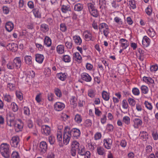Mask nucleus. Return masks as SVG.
I'll return each instance as SVG.
<instances>
[{
	"label": "nucleus",
	"instance_id": "obj_1",
	"mask_svg": "<svg viewBox=\"0 0 158 158\" xmlns=\"http://www.w3.org/2000/svg\"><path fill=\"white\" fill-rule=\"evenodd\" d=\"M9 145L6 143L1 144L0 147V152L2 156L5 158H9L10 157Z\"/></svg>",
	"mask_w": 158,
	"mask_h": 158
},
{
	"label": "nucleus",
	"instance_id": "obj_2",
	"mask_svg": "<svg viewBox=\"0 0 158 158\" xmlns=\"http://www.w3.org/2000/svg\"><path fill=\"white\" fill-rule=\"evenodd\" d=\"M65 127L67 129H66L69 130L70 135L73 136L74 139H77L78 137L80 136L81 132L79 129L74 128L71 129L68 126H66Z\"/></svg>",
	"mask_w": 158,
	"mask_h": 158
},
{
	"label": "nucleus",
	"instance_id": "obj_3",
	"mask_svg": "<svg viewBox=\"0 0 158 158\" xmlns=\"http://www.w3.org/2000/svg\"><path fill=\"white\" fill-rule=\"evenodd\" d=\"M77 153L79 156H84V158H90V152L89 151H86L84 146H80L78 150Z\"/></svg>",
	"mask_w": 158,
	"mask_h": 158
},
{
	"label": "nucleus",
	"instance_id": "obj_4",
	"mask_svg": "<svg viewBox=\"0 0 158 158\" xmlns=\"http://www.w3.org/2000/svg\"><path fill=\"white\" fill-rule=\"evenodd\" d=\"M66 129L64 127L63 134V142L64 144L66 145L69 143L71 137L69 133V130H68H68Z\"/></svg>",
	"mask_w": 158,
	"mask_h": 158
},
{
	"label": "nucleus",
	"instance_id": "obj_5",
	"mask_svg": "<svg viewBox=\"0 0 158 158\" xmlns=\"http://www.w3.org/2000/svg\"><path fill=\"white\" fill-rule=\"evenodd\" d=\"M13 77L11 78L8 77L7 78L6 82L7 83V89L10 91H13L15 89V86L14 84H13L12 82V81H14Z\"/></svg>",
	"mask_w": 158,
	"mask_h": 158
},
{
	"label": "nucleus",
	"instance_id": "obj_6",
	"mask_svg": "<svg viewBox=\"0 0 158 158\" xmlns=\"http://www.w3.org/2000/svg\"><path fill=\"white\" fill-rule=\"evenodd\" d=\"M6 47L8 50L10 51L13 52H16L18 48L17 44L14 43L8 44Z\"/></svg>",
	"mask_w": 158,
	"mask_h": 158
},
{
	"label": "nucleus",
	"instance_id": "obj_7",
	"mask_svg": "<svg viewBox=\"0 0 158 158\" xmlns=\"http://www.w3.org/2000/svg\"><path fill=\"white\" fill-rule=\"evenodd\" d=\"M42 133L46 136L49 135L51 132L50 127L47 125H43L41 127Z\"/></svg>",
	"mask_w": 158,
	"mask_h": 158
},
{
	"label": "nucleus",
	"instance_id": "obj_8",
	"mask_svg": "<svg viewBox=\"0 0 158 158\" xmlns=\"http://www.w3.org/2000/svg\"><path fill=\"white\" fill-rule=\"evenodd\" d=\"M19 141V138L18 136H14L12 137L10 142L11 146L15 148L17 147Z\"/></svg>",
	"mask_w": 158,
	"mask_h": 158
},
{
	"label": "nucleus",
	"instance_id": "obj_9",
	"mask_svg": "<svg viewBox=\"0 0 158 158\" xmlns=\"http://www.w3.org/2000/svg\"><path fill=\"white\" fill-rule=\"evenodd\" d=\"M39 147L40 152L42 153H44L47 151L48 149V144L45 141H42L40 143Z\"/></svg>",
	"mask_w": 158,
	"mask_h": 158
},
{
	"label": "nucleus",
	"instance_id": "obj_10",
	"mask_svg": "<svg viewBox=\"0 0 158 158\" xmlns=\"http://www.w3.org/2000/svg\"><path fill=\"white\" fill-rule=\"evenodd\" d=\"M54 109L58 111L62 110L65 107V105L63 103L57 102L54 106Z\"/></svg>",
	"mask_w": 158,
	"mask_h": 158
},
{
	"label": "nucleus",
	"instance_id": "obj_11",
	"mask_svg": "<svg viewBox=\"0 0 158 158\" xmlns=\"http://www.w3.org/2000/svg\"><path fill=\"white\" fill-rule=\"evenodd\" d=\"M15 68L18 69L20 68L21 66V61L20 57H16L14 59L13 62Z\"/></svg>",
	"mask_w": 158,
	"mask_h": 158
},
{
	"label": "nucleus",
	"instance_id": "obj_12",
	"mask_svg": "<svg viewBox=\"0 0 158 158\" xmlns=\"http://www.w3.org/2000/svg\"><path fill=\"white\" fill-rule=\"evenodd\" d=\"M9 118H7L6 119V124L8 126L11 127L13 126H14L15 127L16 123L15 122V118L14 117H11V115H9Z\"/></svg>",
	"mask_w": 158,
	"mask_h": 158
},
{
	"label": "nucleus",
	"instance_id": "obj_13",
	"mask_svg": "<svg viewBox=\"0 0 158 158\" xmlns=\"http://www.w3.org/2000/svg\"><path fill=\"white\" fill-rule=\"evenodd\" d=\"M133 126L135 128H138L139 126H141L143 124L142 120L139 118H135L133 120Z\"/></svg>",
	"mask_w": 158,
	"mask_h": 158
},
{
	"label": "nucleus",
	"instance_id": "obj_14",
	"mask_svg": "<svg viewBox=\"0 0 158 158\" xmlns=\"http://www.w3.org/2000/svg\"><path fill=\"white\" fill-rule=\"evenodd\" d=\"M104 142L105 148L108 149H110L112 143L111 139L109 138L104 139Z\"/></svg>",
	"mask_w": 158,
	"mask_h": 158
},
{
	"label": "nucleus",
	"instance_id": "obj_15",
	"mask_svg": "<svg viewBox=\"0 0 158 158\" xmlns=\"http://www.w3.org/2000/svg\"><path fill=\"white\" fill-rule=\"evenodd\" d=\"M150 43V39L147 36L143 37L142 41V44L144 47H147L149 46Z\"/></svg>",
	"mask_w": 158,
	"mask_h": 158
},
{
	"label": "nucleus",
	"instance_id": "obj_16",
	"mask_svg": "<svg viewBox=\"0 0 158 158\" xmlns=\"http://www.w3.org/2000/svg\"><path fill=\"white\" fill-rule=\"evenodd\" d=\"M81 79L86 82H90L91 80V77L87 73H84L81 75Z\"/></svg>",
	"mask_w": 158,
	"mask_h": 158
},
{
	"label": "nucleus",
	"instance_id": "obj_17",
	"mask_svg": "<svg viewBox=\"0 0 158 158\" xmlns=\"http://www.w3.org/2000/svg\"><path fill=\"white\" fill-rule=\"evenodd\" d=\"M32 11L35 17L39 19L41 18V13L40 9L35 8L33 9Z\"/></svg>",
	"mask_w": 158,
	"mask_h": 158
},
{
	"label": "nucleus",
	"instance_id": "obj_18",
	"mask_svg": "<svg viewBox=\"0 0 158 158\" xmlns=\"http://www.w3.org/2000/svg\"><path fill=\"white\" fill-rule=\"evenodd\" d=\"M5 28L8 31H11L14 28L13 23L11 22H7L6 24Z\"/></svg>",
	"mask_w": 158,
	"mask_h": 158
},
{
	"label": "nucleus",
	"instance_id": "obj_19",
	"mask_svg": "<svg viewBox=\"0 0 158 158\" xmlns=\"http://www.w3.org/2000/svg\"><path fill=\"white\" fill-rule=\"evenodd\" d=\"M73 39L74 43L77 45H80L81 44L82 40L79 36L77 35H74L73 36Z\"/></svg>",
	"mask_w": 158,
	"mask_h": 158
},
{
	"label": "nucleus",
	"instance_id": "obj_20",
	"mask_svg": "<svg viewBox=\"0 0 158 158\" xmlns=\"http://www.w3.org/2000/svg\"><path fill=\"white\" fill-rule=\"evenodd\" d=\"M35 60L36 62L39 63H41L44 59V57L43 55L37 54L35 55Z\"/></svg>",
	"mask_w": 158,
	"mask_h": 158
},
{
	"label": "nucleus",
	"instance_id": "obj_21",
	"mask_svg": "<svg viewBox=\"0 0 158 158\" xmlns=\"http://www.w3.org/2000/svg\"><path fill=\"white\" fill-rule=\"evenodd\" d=\"M44 44L47 47H49L51 46L52 40L49 37L47 36H45L44 40Z\"/></svg>",
	"mask_w": 158,
	"mask_h": 158
},
{
	"label": "nucleus",
	"instance_id": "obj_22",
	"mask_svg": "<svg viewBox=\"0 0 158 158\" xmlns=\"http://www.w3.org/2000/svg\"><path fill=\"white\" fill-rule=\"evenodd\" d=\"M146 32L148 36L151 37H155L156 32L152 27H150L147 30Z\"/></svg>",
	"mask_w": 158,
	"mask_h": 158
},
{
	"label": "nucleus",
	"instance_id": "obj_23",
	"mask_svg": "<svg viewBox=\"0 0 158 158\" xmlns=\"http://www.w3.org/2000/svg\"><path fill=\"white\" fill-rule=\"evenodd\" d=\"M32 57L30 56L26 55L24 57L25 62L26 64L29 65L32 64Z\"/></svg>",
	"mask_w": 158,
	"mask_h": 158
},
{
	"label": "nucleus",
	"instance_id": "obj_24",
	"mask_svg": "<svg viewBox=\"0 0 158 158\" xmlns=\"http://www.w3.org/2000/svg\"><path fill=\"white\" fill-rule=\"evenodd\" d=\"M61 10L63 13H66L69 11H71V8L69 5H63L61 6Z\"/></svg>",
	"mask_w": 158,
	"mask_h": 158
},
{
	"label": "nucleus",
	"instance_id": "obj_25",
	"mask_svg": "<svg viewBox=\"0 0 158 158\" xmlns=\"http://www.w3.org/2000/svg\"><path fill=\"white\" fill-rule=\"evenodd\" d=\"M64 45H59L56 47V51L59 54H62L64 52Z\"/></svg>",
	"mask_w": 158,
	"mask_h": 158
},
{
	"label": "nucleus",
	"instance_id": "obj_26",
	"mask_svg": "<svg viewBox=\"0 0 158 158\" xmlns=\"http://www.w3.org/2000/svg\"><path fill=\"white\" fill-rule=\"evenodd\" d=\"M19 121L20 122V124H17V128H16V126L15 127V131L17 132L22 131L23 126V123L22 121L20 119H19Z\"/></svg>",
	"mask_w": 158,
	"mask_h": 158
},
{
	"label": "nucleus",
	"instance_id": "obj_27",
	"mask_svg": "<svg viewBox=\"0 0 158 158\" xmlns=\"http://www.w3.org/2000/svg\"><path fill=\"white\" fill-rule=\"evenodd\" d=\"M89 12L92 16L95 18L98 17L99 15V11L95 8L92 10H91L89 11Z\"/></svg>",
	"mask_w": 158,
	"mask_h": 158
},
{
	"label": "nucleus",
	"instance_id": "obj_28",
	"mask_svg": "<svg viewBox=\"0 0 158 158\" xmlns=\"http://www.w3.org/2000/svg\"><path fill=\"white\" fill-rule=\"evenodd\" d=\"M41 30L43 32H48L49 30L48 25L46 23H42L40 27Z\"/></svg>",
	"mask_w": 158,
	"mask_h": 158
},
{
	"label": "nucleus",
	"instance_id": "obj_29",
	"mask_svg": "<svg viewBox=\"0 0 158 158\" xmlns=\"http://www.w3.org/2000/svg\"><path fill=\"white\" fill-rule=\"evenodd\" d=\"M83 8V5L81 4L78 3L75 5L74 9L75 11H80L82 10Z\"/></svg>",
	"mask_w": 158,
	"mask_h": 158
},
{
	"label": "nucleus",
	"instance_id": "obj_30",
	"mask_svg": "<svg viewBox=\"0 0 158 158\" xmlns=\"http://www.w3.org/2000/svg\"><path fill=\"white\" fill-rule=\"evenodd\" d=\"M79 143L76 140L73 141L71 143V148L77 150L80 148Z\"/></svg>",
	"mask_w": 158,
	"mask_h": 158
},
{
	"label": "nucleus",
	"instance_id": "obj_31",
	"mask_svg": "<svg viewBox=\"0 0 158 158\" xmlns=\"http://www.w3.org/2000/svg\"><path fill=\"white\" fill-rule=\"evenodd\" d=\"M56 77L60 80L64 81L66 78V74L65 73H60L57 74Z\"/></svg>",
	"mask_w": 158,
	"mask_h": 158
},
{
	"label": "nucleus",
	"instance_id": "obj_32",
	"mask_svg": "<svg viewBox=\"0 0 158 158\" xmlns=\"http://www.w3.org/2000/svg\"><path fill=\"white\" fill-rule=\"evenodd\" d=\"M102 97L103 99L106 101H108L110 98L109 94L107 92L104 91L102 93Z\"/></svg>",
	"mask_w": 158,
	"mask_h": 158
},
{
	"label": "nucleus",
	"instance_id": "obj_33",
	"mask_svg": "<svg viewBox=\"0 0 158 158\" xmlns=\"http://www.w3.org/2000/svg\"><path fill=\"white\" fill-rule=\"evenodd\" d=\"M143 80L145 82L147 83L153 84L154 83V80L149 77H148L144 76L143 77Z\"/></svg>",
	"mask_w": 158,
	"mask_h": 158
},
{
	"label": "nucleus",
	"instance_id": "obj_34",
	"mask_svg": "<svg viewBox=\"0 0 158 158\" xmlns=\"http://www.w3.org/2000/svg\"><path fill=\"white\" fill-rule=\"evenodd\" d=\"M99 4L100 8L102 9L105 8L106 5V2L105 0H99Z\"/></svg>",
	"mask_w": 158,
	"mask_h": 158
},
{
	"label": "nucleus",
	"instance_id": "obj_35",
	"mask_svg": "<svg viewBox=\"0 0 158 158\" xmlns=\"http://www.w3.org/2000/svg\"><path fill=\"white\" fill-rule=\"evenodd\" d=\"M74 119L75 122L78 123H80L82 120L81 115L78 114H77L75 115Z\"/></svg>",
	"mask_w": 158,
	"mask_h": 158
},
{
	"label": "nucleus",
	"instance_id": "obj_36",
	"mask_svg": "<svg viewBox=\"0 0 158 158\" xmlns=\"http://www.w3.org/2000/svg\"><path fill=\"white\" fill-rule=\"evenodd\" d=\"M73 57L74 58H75V60L77 61L82 59V57L78 52H75L73 54Z\"/></svg>",
	"mask_w": 158,
	"mask_h": 158
},
{
	"label": "nucleus",
	"instance_id": "obj_37",
	"mask_svg": "<svg viewBox=\"0 0 158 158\" xmlns=\"http://www.w3.org/2000/svg\"><path fill=\"white\" fill-rule=\"evenodd\" d=\"M129 4L132 9H134L136 8V2L134 0H130L129 1Z\"/></svg>",
	"mask_w": 158,
	"mask_h": 158
},
{
	"label": "nucleus",
	"instance_id": "obj_38",
	"mask_svg": "<svg viewBox=\"0 0 158 158\" xmlns=\"http://www.w3.org/2000/svg\"><path fill=\"white\" fill-rule=\"evenodd\" d=\"M54 93L58 97H61L62 96V93L60 89L58 88H55L54 89Z\"/></svg>",
	"mask_w": 158,
	"mask_h": 158
},
{
	"label": "nucleus",
	"instance_id": "obj_39",
	"mask_svg": "<svg viewBox=\"0 0 158 158\" xmlns=\"http://www.w3.org/2000/svg\"><path fill=\"white\" fill-rule=\"evenodd\" d=\"M60 30L62 32H65L66 31L67 27L65 23H61L60 25Z\"/></svg>",
	"mask_w": 158,
	"mask_h": 158
},
{
	"label": "nucleus",
	"instance_id": "obj_40",
	"mask_svg": "<svg viewBox=\"0 0 158 158\" xmlns=\"http://www.w3.org/2000/svg\"><path fill=\"white\" fill-rule=\"evenodd\" d=\"M95 4L94 3H89L87 4L89 12L90 10H92L96 8L95 6Z\"/></svg>",
	"mask_w": 158,
	"mask_h": 158
},
{
	"label": "nucleus",
	"instance_id": "obj_41",
	"mask_svg": "<svg viewBox=\"0 0 158 158\" xmlns=\"http://www.w3.org/2000/svg\"><path fill=\"white\" fill-rule=\"evenodd\" d=\"M123 121L125 124L129 125L130 123V118L127 116H124L123 118Z\"/></svg>",
	"mask_w": 158,
	"mask_h": 158
},
{
	"label": "nucleus",
	"instance_id": "obj_42",
	"mask_svg": "<svg viewBox=\"0 0 158 158\" xmlns=\"http://www.w3.org/2000/svg\"><path fill=\"white\" fill-rule=\"evenodd\" d=\"M97 152L98 154L100 155H103L105 152L104 148L101 147L97 148Z\"/></svg>",
	"mask_w": 158,
	"mask_h": 158
},
{
	"label": "nucleus",
	"instance_id": "obj_43",
	"mask_svg": "<svg viewBox=\"0 0 158 158\" xmlns=\"http://www.w3.org/2000/svg\"><path fill=\"white\" fill-rule=\"evenodd\" d=\"M141 89L142 93L144 94L148 93V88L145 85H142L141 87Z\"/></svg>",
	"mask_w": 158,
	"mask_h": 158
},
{
	"label": "nucleus",
	"instance_id": "obj_44",
	"mask_svg": "<svg viewBox=\"0 0 158 158\" xmlns=\"http://www.w3.org/2000/svg\"><path fill=\"white\" fill-rule=\"evenodd\" d=\"M92 124L91 121L88 119L86 120L84 123V126L86 127H91Z\"/></svg>",
	"mask_w": 158,
	"mask_h": 158
},
{
	"label": "nucleus",
	"instance_id": "obj_45",
	"mask_svg": "<svg viewBox=\"0 0 158 158\" xmlns=\"http://www.w3.org/2000/svg\"><path fill=\"white\" fill-rule=\"evenodd\" d=\"M12 109L14 112H17L18 110V107L17 105L15 102L11 103Z\"/></svg>",
	"mask_w": 158,
	"mask_h": 158
},
{
	"label": "nucleus",
	"instance_id": "obj_46",
	"mask_svg": "<svg viewBox=\"0 0 158 158\" xmlns=\"http://www.w3.org/2000/svg\"><path fill=\"white\" fill-rule=\"evenodd\" d=\"M65 46L68 49L72 48L73 45V43L72 41H67L65 43Z\"/></svg>",
	"mask_w": 158,
	"mask_h": 158
},
{
	"label": "nucleus",
	"instance_id": "obj_47",
	"mask_svg": "<svg viewBox=\"0 0 158 158\" xmlns=\"http://www.w3.org/2000/svg\"><path fill=\"white\" fill-rule=\"evenodd\" d=\"M4 99L5 101L7 102H10L11 101L12 98L9 94H6L4 96Z\"/></svg>",
	"mask_w": 158,
	"mask_h": 158
},
{
	"label": "nucleus",
	"instance_id": "obj_48",
	"mask_svg": "<svg viewBox=\"0 0 158 158\" xmlns=\"http://www.w3.org/2000/svg\"><path fill=\"white\" fill-rule=\"evenodd\" d=\"M122 105L124 109H127L128 108V105L126 99H124L122 101Z\"/></svg>",
	"mask_w": 158,
	"mask_h": 158
},
{
	"label": "nucleus",
	"instance_id": "obj_49",
	"mask_svg": "<svg viewBox=\"0 0 158 158\" xmlns=\"http://www.w3.org/2000/svg\"><path fill=\"white\" fill-rule=\"evenodd\" d=\"M16 95L17 98L20 101H21L23 99V94L21 92L16 91Z\"/></svg>",
	"mask_w": 158,
	"mask_h": 158
},
{
	"label": "nucleus",
	"instance_id": "obj_50",
	"mask_svg": "<svg viewBox=\"0 0 158 158\" xmlns=\"http://www.w3.org/2000/svg\"><path fill=\"white\" fill-rule=\"evenodd\" d=\"M63 60L65 62H69L71 61L70 57L68 55H64L63 56Z\"/></svg>",
	"mask_w": 158,
	"mask_h": 158
},
{
	"label": "nucleus",
	"instance_id": "obj_51",
	"mask_svg": "<svg viewBox=\"0 0 158 158\" xmlns=\"http://www.w3.org/2000/svg\"><path fill=\"white\" fill-rule=\"evenodd\" d=\"M70 102L71 105L73 109L76 107L77 106V103L76 102L74 98L71 99L70 101Z\"/></svg>",
	"mask_w": 158,
	"mask_h": 158
},
{
	"label": "nucleus",
	"instance_id": "obj_52",
	"mask_svg": "<svg viewBox=\"0 0 158 158\" xmlns=\"http://www.w3.org/2000/svg\"><path fill=\"white\" fill-rule=\"evenodd\" d=\"M88 96L91 98H94L95 95V91L92 89L89 90L88 91Z\"/></svg>",
	"mask_w": 158,
	"mask_h": 158
},
{
	"label": "nucleus",
	"instance_id": "obj_53",
	"mask_svg": "<svg viewBox=\"0 0 158 158\" xmlns=\"http://www.w3.org/2000/svg\"><path fill=\"white\" fill-rule=\"evenodd\" d=\"M144 105L148 109L151 110L152 109V106L151 104L147 101H145L144 102Z\"/></svg>",
	"mask_w": 158,
	"mask_h": 158
},
{
	"label": "nucleus",
	"instance_id": "obj_54",
	"mask_svg": "<svg viewBox=\"0 0 158 158\" xmlns=\"http://www.w3.org/2000/svg\"><path fill=\"white\" fill-rule=\"evenodd\" d=\"M128 102L129 104L132 106H135V101L133 98H130L128 99Z\"/></svg>",
	"mask_w": 158,
	"mask_h": 158
},
{
	"label": "nucleus",
	"instance_id": "obj_55",
	"mask_svg": "<svg viewBox=\"0 0 158 158\" xmlns=\"http://www.w3.org/2000/svg\"><path fill=\"white\" fill-rule=\"evenodd\" d=\"M152 135L153 138L155 140H156L158 139V134L157 131H152Z\"/></svg>",
	"mask_w": 158,
	"mask_h": 158
},
{
	"label": "nucleus",
	"instance_id": "obj_56",
	"mask_svg": "<svg viewBox=\"0 0 158 158\" xmlns=\"http://www.w3.org/2000/svg\"><path fill=\"white\" fill-rule=\"evenodd\" d=\"M145 11L148 15H151L152 12V8L151 6H148V7L145 9Z\"/></svg>",
	"mask_w": 158,
	"mask_h": 158
},
{
	"label": "nucleus",
	"instance_id": "obj_57",
	"mask_svg": "<svg viewBox=\"0 0 158 158\" xmlns=\"http://www.w3.org/2000/svg\"><path fill=\"white\" fill-rule=\"evenodd\" d=\"M132 92L134 95L137 96L139 95L140 93L139 89L135 87L133 88Z\"/></svg>",
	"mask_w": 158,
	"mask_h": 158
},
{
	"label": "nucleus",
	"instance_id": "obj_58",
	"mask_svg": "<svg viewBox=\"0 0 158 158\" xmlns=\"http://www.w3.org/2000/svg\"><path fill=\"white\" fill-rule=\"evenodd\" d=\"M152 148L151 145H147L145 148L146 152L147 154H149L152 151Z\"/></svg>",
	"mask_w": 158,
	"mask_h": 158
},
{
	"label": "nucleus",
	"instance_id": "obj_59",
	"mask_svg": "<svg viewBox=\"0 0 158 158\" xmlns=\"http://www.w3.org/2000/svg\"><path fill=\"white\" fill-rule=\"evenodd\" d=\"M55 140V138L53 136H50L49 137L48 141L51 145H53L54 144Z\"/></svg>",
	"mask_w": 158,
	"mask_h": 158
},
{
	"label": "nucleus",
	"instance_id": "obj_60",
	"mask_svg": "<svg viewBox=\"0 0 158 158\" xmlns=\"http://www.w3.org/2000/svg\"><path fill=\"white\" fill-rule=\"evenodd\" d=\"M11 158H20L19 153L15 151L13 152L12 153Z\"/></svg>",
	"mask_w": 158,
	"mask_h": 158
},
{
	"label": "nucleus",
	"instance_id": "obj_61",
	"mask_svg": "<svg viewBox=\"0 0 158 158\" xmlns=\"http://www.w3.org/2000/svg\"><path fill=\"white\" fill-rule=\"evenodd\" d=\"M7 67L8 69H13L15 68L12 62L9 61L7 64Z\"/></svg>",
	"mask_w": 158,
	"mask_h": 158
},
{
	"label": "nucleus",
	"instance_id": "obj_62",
	"mask_svg": "<svg viewBox=\"0 0 158 158\" xmlns=\"http://www.w3.org/2000/svg\"><path fill=\"white\" fill-rule=\"evenodd\" d=\"M24 114L29 116L30 114V111L29 108L28 107H24Z\"/></svg>",
	"mask_w": 158,
	"mask_h": 158
},
{
	"label": "nucleus",
	"instance_id": "obj_63",
	"mask_svg": "<svg viewBox=\"0 0 158 158\" xmlns=\"http://www.w3.org/2000/svg\"><path fill=\"white\" fill-rule=\"evenodd\" d=\"M107 26H108V25L105 23H102L99 24V29L100 31H102V30L105 28Z\"/></svg>",
	"mask_w": 158,
	"mask_h": 158
},
{
	"label": "nucleus",
	"instance_id": "obj_64",
	"mask_svg": "<svg viewBox=\"0 0 158 158\" xmlns=\"http://www.w3.org/2000/svg\"><path fill=\"white\" fill-rule=\"evenodd\" d=\"M44 73L46 77H49L51 74V70L49 68H48L45 69Z\"/></svg>",
	"mask_w": 158,
	"mask_h": 158
}]
</instances>
